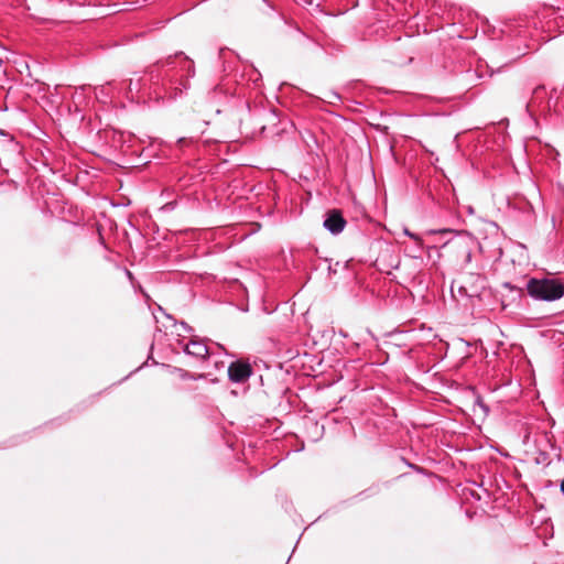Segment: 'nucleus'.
<instances>
[{"label": "nucleus", "instance_id": "f257e3e1", "mask_svg": "<svg viewBox=\"0 0 564 564\" xmlns=\"http://www.w3.org/2000/svg\"><path fill=\"white\" fill-rule=\"evenodd\" d=\"M145 74L158 97L175 100L189 88V78L195 76L194 62L183 52L151 65Z\"/></svg>", "mask_w": 564, "mask_h": 564}, {"label": "nucleus", "instance_id": "f03ea898", "mask_svg": "<svg viewBox=\"0 0 564 564\" xmlns=\"http://www.w3.org/2000/svg\"><path fill=\"white\" fill-rule=\"evenodd\" d=\"M502 288L513 293V299H521L524 290L534 301L554 302L564 296V282L551 276L530 278L524 289L513 285L511 282H503Z\"/></svg>", "mask_w": 564, "mask_h": 564}, {"label": "nucleus", "instance_id": "7ed1b4c3", "mask_svg": "<svg viewBox=\"0 0 564 564\" xmlns=\"http://www.w3.org/2000/svg\"><path fill=\"white\" fill-rule=\"evenodd\" d=\"M430 234L454 235L447 239L442 249L451 257H453L462 269L466 268L471 262L473 248L475 239L473 235L467 232H458L453 229L443 228L431 230Z\"/></svg>", "mask_w": 564, "mask_h": 564}, {"label": "nucleus", "instance_id": "20e7f679", "mask_svg": "<svg viewBox=\"0 0 564 564\" xmlns=\"http://www.w3.org/2000/svg\"><path fill=\"white\" fill-rule=\"evenodd\" d=\"M347 225L343 212L337 208L328 209L324 215L323 227L333 236L341 234Z\"/></svg>", "mask_w": 564, "mask_h": 564}, {"label": "nucleus", "instance_id": "39448f33", "mask_svg": "<svg viewBox=\"0 0 564 564\" xmlns=\"http://www.w3.org/2000/svg\"><path fill=\"white\" fill-rule=\"evenodd\" d=\"M253 373V369L248 361L237 359L228 366V378L234 383L246 382Z\"/></svg>", "mask_w": 564, "mask_h": 564}, {"label": "nucleus", "instance_id": "423d86ee", "mask_svg": "<svg viewBox=\"0 0 564 564\" xmlns=\"http://www.w3.org/2000/svg\"><path fill=\"white\" fill-rule=\"evenodd\" d=\"M253 6L257 9V11L264 17L282 18V14L276 11L275 7L270 2V0H253Z\"/></svg>", "mask_w": 564, "mask_h": 564}, {"label": "nucleus", "instance_id": "0eeeda50", "mask_svg": "<svg viewBox=\"0 0 564 564\" xmlns=\"http://www.w3.org/2000/svg\"><path fill=\"white\" fill-rule=\"evenodd\" d=\"M192 357L196 358L197 360H205L208 355V347L206 344L200 340L197 336H194L192 339Z\"/></svg>", "mask_w": 564, "mask_h": 564}, {"label": "nucleus", "instance_id": "6e6552de", "mask_svg": "<svg viewBox=\"0 0 564 564\" xmlns=\"http://www.w3.org/2000/svg\"><path fill=\"white\" fill-rule=\"evenodd\" d=\"M545 95V86L544 85H539L536 86L533 91H532V98L530 101H528L525 104V109L527 111L530 110V107L533 106V105H536L539 102L542 101L543 97Z\"/></svg>", "mask_w": 564, "mask_h": 564}, {"label": "nucleus", "instance_id": "1a4fd4ad", "mask_svg": "<svg viewBox=\"0 0 564 564\" xmlns=\"http://www.w3.org/2000/svg\"><path fill=\"white\" fill-rule=\"evenodd\" d=\"M173 372L177 373L180 376V378L182 380H200V379H205L206 378V375L205 373H198V375H195V373H192L183 368H178V367H174L173 368Z\"/></svg>", "mask_w": 564, "mask_h": 564}, {"label": "nucleus", "instance_id": "9d476101", "mask_svg": "<svg viewBox=\"0 0 564 564\" xmlns=\"http://www.w3.org/2000/svg\"><path fill=\"white\" fill-rule=\"evenodd\" d=\"M3 147L8 154L18 155L21 153V147L19 142H17L13 138H9L7 140H2Z\"/></svg>", "mask_w": 564, "mask_h": 564}, {"label": "nucleus", "instance_id": "9b49d317", "mask_svg": "<svg viewBox=\"0 0 564 564\" xmlns=\"http://www.w3.org/2000/svg\"><path fill=\"white\" fill-rule=\"evenodd\" d=\"M534 463L536 465H550L549 454L544 451H539L534 457Z\"/></svg>", "mask_w": 564, "mask_h": 564}, {"label": "nucleus", "instance_id": "f8f14e48", "mask_svg": "<svg viewBox=\"0 0 564 564\" xmlns=\"http://www.w3.org/2000/svg\"><path fill=\"white\" fill-rule=\"evenodd\" d=\"M474 404L479 406L481 409V411L484 412L485 415H488L489 412H490V408L489 405H487L485 402H484V399L480 394H477L476 398H475V401H474Z\"/></svg>", "mask_w": 564, "mask_h": 564}, {"label": "nucleus", "instance_id": "ddd939ff", "mask_svg": "<svg viewBox=\"0 0 564 564\" xmlns=\"http://www.w3.org/2000/svg\"><path fill=\"white\" fill-rule=\"evenodd\" d=\"M380 491L379 485H372L371 487L367 488L366 490L358 494L357 497H371L377 495Z\"/></svg>", "mask_w": 564, "mask_h": 564}, {"label": "nucleus", "instance_id": "4468645a", "mask_svg": "<svg viewBox=\"0 0 564 564\" xmlns=\"http://www.w3.org/2000/svg\"><path fill=\"white\" fill-rule=\"evenodd\" d=\"M403 462L405 463V465L408 467H410L411 469H413L414 471L419 473V474H423L424 473V468L419 466V465H415V464H412L410 462H408L405 458H403Z\"/></svg>", "mask_w": 564, "mask_h": 564}, {"label": "nucleus", "instance_id": "2eb2a0df", "mask_svg": "<svg viewBox=\"0 0 564 564\" xmlns=\"http://www.w3.org/2000/svg\"><path fill=\"white\" fill-rule=\"evenodd\" d=\"M403 234H404L405 236H408L409 238L413 239V240H414V241H416V242H420V241H421V238L419 237V235H416V234H414V232L410 231L408 228H404Z\"/></svg>", "mask_w": 564, "mask_h": 564}, {"label": "nucleus", "instance_id": "dca6fc26", "mask_svg": "<svg viewBox=\"0 0 564 564\" xmlns=\"http://www.w3.org/2000/svg\"><path fill=\"white\" fill-rule=\"evenodd\" d=\"M176 207V202H169L166 204H164L161 209L163 212H172L174 210V208Z\"/></svg>", "mask_w": 564, "mask_h": 564}, {"label": "nucleus", "instance_id": "f3484780", "mask_svg": "<svg viewBox=\"0 0 564 564\" xmlns=\"http://www.w3.org/2000/svg\"><path fill=\"white\" fill-rule=\"evenodd\" d=\"M180 325H181V326L183 327V329H184L185 332H187V333H193V332H194V328H193L191 325H188L186 322H184V321H181V322H180Z\"/></svg>", "mask_w": 564, "mask_h": 564}, {"label": "nucleus", "instance_id": "a211bd4d", "mask_svg": "<svg viewBox=\"0 0 564 564\" xmlns=\"http://www.w3.org/2000/svg\"><path fill=\"white\" fill-rule=\"evenodd\" d=\"M183 352L187 356H192V340L183 347Z\"/></svg>", "mask_w": 564, "mask_h": 564}, {"label": "nucleus", "instance_id": "6ab92c4d", "mask_svg": "<svg viewBox=\"0 0 564 564\" xmlns=\"http://www.w3.org/2000/svg\"><path fill=\"white\" fill-rule=\"evenodd\" d=\"M183 352L187 356H192V340L183 347Z\"/></svg>", "mask_w": 564, "mask_h": 564}, {"label": "nucleus", "instance_id": "aec40b11", "mask_svg": "<svg viewBox=\"0 0 564 564\" xmlns=\"http://www.w3.org/2000/svg\"><path fill=\"white\" fill-rule=\"evenodd\" d=\"M133 87H134L135 90H139V87H140L139 86V82L137 84H133V80L130 79V82H129V89L132 90Z\"/></svg>", "mask_w": 564, "mask_h": 564}, {"label": "nucleus", "instance_id": "412c9836", "mask_svg": "<svg viewBox=\"0 0 564 564\" xmlns=\"http://www.w3.org/2000/svg\"><path fill=\"white\" fill-rule=\"evenodd\" d=\"M133 87H134L135 90H139V87H140L139 86V82L137 84H133V80L130 79V82H129V89L132 90Z\"/></svg>", "mask_w": 564, "mask_h": 564}, {"label": "nucleus", "instance_id": "4be33fe9", "mask_svg": "<svg viewBox=\"0 0 564 564\" xmlns=\"http://www.w3.org/2000/svg\"><path fill=\"white\" fill-rule=\"evenodd\" d=\"M133 87H134L135 90H139V87H140L139 86V82L137 84H133V80L130 79V82H129V89L132 90Z\"/></svg>", "mask_w": 564, "mask_h": 564}, {"label": "nucleus", "instance_id": "5701e85b", "mask_svg": "<svg viewBox=\"0 0 564 564\" xmlns=\"http://www.w3.org/2000/svg\"><path fill=\"white\" fill-rule=\"evenodd\" d=\"M153 348H154V344L152 343V344H151V346H150V355H149V357H148V360L152 359V364H153V365H159V362H158V361H155V360L152 358L151 352H152Z\"/></svg>", "mask_w": 564, "mask_h": 564}, {"label": "nucleus", "instance_id": "b1692460", "mask_svg": "<svg viewBox=\"0 0 564 564\" xmlns=\"http://www.w3.org/2000/svg\"><path fill=\"white\" fill-rule=\"evenodd\" d=\"M332 97L335 98L336 100H340V96L339 94H337L336 91H332L330 93Z\"/></svg>", "mask_w": 564, "mask_h": 564}, {"label": "nucleus", "instance_id": "393cba45", "mask_svg": "<svg viewBox=\"0 0 564 564\" xmlns=\"http://www.w3.org/2000/svg\"><path fill=\"white\" fill-rule=\"evenodd\" d=\"M328 273L332 274V273H336V269L333 268L332 264H328Z\"/></svg>", "mask_w": 564, "mask_h": 564}, {"label": "nucleus", "instance_id": "a878e982", "mask_svg": "<svg viewBox=\"0 0 564 564\" xmlns=\"http://www.w3.org/2000/svg\"><path fill=\"white\" fill-rule=\"evenodd\" d=\"M338 334H339V336H341L344 338H346L348 336L347 333L343 329H339Z\"/></svg>", "mask_w": 564, "mask_h": 564}, {"label": "nucleus", "instance_id": "bb28decb", "mask_svg": "<svg viewBox=\"0 0 564 564\" xmlns=\"http://www.w3.org/2000/svg\"><path fill=\"white\" fill-rule=\"evenodd\" d=\"M560 489H561V492L563 494L564 496V478L562 479L561 484H560Z\"/></svg>", "mask_w": 564, "mask_h": 564}, {"label": "nucleus", "instance_id": "cd10ccee", "mask_svg": "<svg viewBox=\"0 0 564 564\" xmlns=\"http://www.w3.org/2000/svg\"><path fill=\"white\" fill-rule=\"evenodd\" d=\"M470 495H471V497H474L477 500L481 499L480 496L478 494L474 492V491H471Z\"/></svg>", "mask_w": 564, "mask_h": 564}, {"label": "nucleus", "instance_id": "c85d7f7f", "mask_svg": "<svg viewBox=\"0 0 564 564\" xmlns=\"http://www.w3.org/2000/svg\"><path fill=\"white\" fill-rule=\"evenodd\" d=\"M185 141H186V138H180V139L177 140V143H178V144H183V143H185Z\"/></svg>", "mask_w": 564, "mask_h": 564}, {"label": "nucleus", "instance_id": "c756f323", "mask_svg": "<svg viewBox=\"0 0 564 564\" xmlns=\"http://www.w3.org/2000/svg\"><path fill=\"white\" fill-rule=\"evenodd\" d=\"M126 273H127V278H129L130 280H132V278H133L132 273H131L129 270H127V271H126Z\"/></svg>", "mask_w": 564, "mask_h": 564}, {"label": "nucleus", "instance_id": "7c9ffc66", "mask_svg": "<svg viewBox=\"0 0 564 564\" xmlns=\"http://www.w3.org/2000/svg\"><path fill=\"white\" fill-rule=\"evenodd\" d=\"M147 364H148V360H147L145 362H143L142 365H140V367H139V368H137V369L134 370V372H135V371H138L139 369L143 368ZM131 373H133V371H132Z\"/></svg>", "mask_w": 564, "mask_h": 564}, {"label": "nucleus", "instance_id": "2f4dec72", "mask_svg": "<svg viewBox=\"0 0 564 564\" xmlns=\"http://www.w3.org/2000/svg\"><path fill=\"white\" fill-rule=\"evenodd\" d=\"M165 315H166L167 318L173 319L174 324L177 323L171 315H169V314H165Z\"/></svg>", "mask_w": 564, "mask_h": 564}, {"label": "nucleus", "instance_id": "473e14b6", "mask_svg": "<svg viewBox=\"0 0 564 564\" xmlns=\"http://www.w3.org/2000/svg\"><path fill=\"white\" fill-rule=\"evenodd\" d=\"M468 213H469V214H473V213H474L473 207H469V208H468Z\"/></svg>", "mask_w": 564, "mask_h": 564}, {"label": "nucleus", "instance_id": "72a5a7b5", "mask_svg": "<svg viewBox=\"0 0 564 564\" xmlns=\"http://www.w3.org/2000/svg\"><path fill=\"white\" fill-rule=\"evenodd\" d=\"M558 460H562L564 463V457H562L561 455H558Z\"/></svg>", "mask_w": 564, "mask_h": 564}]
</instances>
